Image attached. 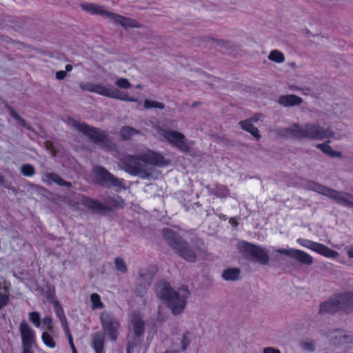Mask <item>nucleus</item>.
Wrapping results in <instances>:
<instances>
[{
  "label": "nucleus",
  "mask_w": 353,
  "mask_h": 353,
  "mask_svg": "<svg viewBox=\"0 0 353 353\" xmlns=\"http://www.w3.org/2000/svg\"><path fill=\"white\" fill-rule=\"evenodd\" d=\"M43 181L47 185H51L52 183H54L59 186H65L67 188L72 187V183L70 182L63 180L54 172H48L44 174Z\"/></svg>",
  "instance_id": "nucleus-19"
},
{
  "label": "nucleus",
  "mask_w": 353,
  "mask_h": 353,
  "mask_svg": "<svg viewBox=\"0 0 353 353\" xmlns=\"http://www.w3.org/2000/svg\"><path fill=\"white\" fill-rule=\"evenodd\" d=\"M148 287L149 286H146L143 283H139V285L135 288L134 292L139 296H143L146 293Z\"/></svg>",
  "instance_id": "nucleus-43"
},
{
  "label": "nucleus",
  "mask_w": 353,
  "mask_h": 353,
  "mask_svg": "<svg viewBox=\"0 0 353 353\" xmlns=\"http://www.w3.org/2000/svg\"><path fill=\"white\" fill-rule=\"evenodd\" d=\"M10 115L12 116V117L14 118V119H16L17 121L21 118L19 114L18 113H17L14 109L10 108Z\"/></svg>",
  "instance_id": "nucleus-55"
},
{
  "label": "nucleus",
  "mask_w": 353,
  "mask_h": 353,
  "mask_svg": "<svg viewBox=\"0 0 353 353\" xmlns=\"http://www.w3.org/2000/svg\"><path fill=\"white\" fill-rule=\"evenodd\" d=\"M135 345H136L134 343H128L126 350L127 353H130L131 350H133Z\"/></svg>",
  "instance_id": "nucleus-57"
},
{
  "label": "nucleus",
  "mask_w": 353,
  "mask_h": 353,
  "mask_svg": "<svg viewBox=\"0 0 353 353\" xmlns=\"http://www.w3.org/2000/svg\"><path fill=\"white\" fill-rule=\"evenodd\" d=\"M94 180L97 183L103 187L124 188L122 182L105 168L100 165L93 168Z\"/></svg>",
  "instance_id": "nucleus-9"
},
{
  "label": "nucleus",
  "mask_w": 353,
  "mask_h": 353,
  "mask_svg": "<svg viewBox=\"0 0 353 353\" xmlns=\"http://www.w3.org/2000/svg\"><path fill=\"white\" fill-rule=\"evenodd\" d=\"M297 243L303 247L310 249L318 254L328 258H336L339 255L337 252L329 248L327 246L308 239L300 238L297 239Z\"/></svg>",
  "instance_id": "nucleus-11"
},
{
  "label": "nucleus",
  "mask_w": 353,
  "mask_h": 353,
  "mask_svg": "<svg viewBox=\"0 0 353 353\" xmlns=\"http://www.w3.org/2000/svg\"><path fill=\"white\" fill-rule=\"evenodd\" d=\"M100 321L103 330L108 334L112 341H116L118 337V330L120 324L117 319L111 313L103 312L101 314Z\"/></svg>",
  "instance_id": "nucleus-10"
},
{
  "label": "nucleus",
  "mask_w": 353,
  "mask_h": 353,
  "mask_svg": "<svg viewBox=\"0 0 353 353\" xmlns=\"http://www.w3.org/2000/svg\"><path fill=\"white\" fill-rule=\"evenodd\" d=\"M67 335V337H68V342H69V344H70V346L72 349V353H78L77 352V350L74 346V344L73 343V340H72V334H70V332H68Z\"/></svg>",
  "instance_id": "nucleus-49"
},
{
  "label": "nucleus",
  "mask_w": 353,
  "mask_h": 353,
  "mask_svg": "<svg viewBox=\"0 0 353 353\" xmlns=\"http://www.w3.org/2000/svg\"><path fill=\"white\" fill-rule=\"evenodd\" d=\"M124 170L132 176L149 179L152 176L153 167H165L171 163L161 154L148 150L136 155L128 154L121 161Z\"/></svg>",
  "instance_id": "nucleus-1"
},
{
  "label": "nucleus",
  "mask_w": 353,
  "mask_h": 353,
  "mask_svg": "<svg viewBox=\"0 0 353 353\" xmlns=\"http://www.w3.org/2000/svg\"><path fill=\"white\" fill-rule=\"evenodd\" d=\"M190 243L193 250L199 257L203 259H208L210 254L208 252L207 247L202 239L197 236L192 237L190 239Z\"/></svg>",
  "instance_id": "nucleus-17"
},
{
  "label": "nucleus",
  "mask_w": 353,
  "mask_h": 353,
  "mask_svg": "<svg viewBox=\"0 0 353 353\" xmlns=\"http://www.w3.org/2000/svg\"><path fill=\"white\" fill-rule=\"evenodd\" d=\"M188 332L179 334L174 339L172 348L180 351H185L190 343V339L187 336Z\"/></svg>",
  "instance_id": "nucleus-22"
},
{
  "label": "nucleus",
  "mask_w": 353,
  "mask_h": 353,
  "mask_svg": "<svg viewBox=\"0 0 353 353\" xmlns=\"http://www.w3.org/2000/svg\"><path fill=\"white\" fill-rule=\"evenodd\" d=\"M284 131L296 139L305 138L312 140H323L334 136V132L332 128H324L319 123H306L301 125L294 123L292 125L285 128Z\"/></svg>",
  "instance_id": "nucleus-3"
},
{
  "label": "nucleus",
  "mask_w": 353,
  "mask_h": 353,
  "mask_svg": "<svg viewBox=\"0 0 353 353\" xmlns=\"http://www.w3.org/2000/svg\"><path fill=\"white\" fill-rule=\"evenodd\" d=\"M279 104L285 107H291L300 105L303 102V99L294 94H288L281 96L278 100Z\"/></svg>",
  "instance_id": "nucleus-24"
},
{
  "label": "nucleus",
  "mask_w": 353,
  "mask_h": 353,
  "mask_svg": "<svg viewBox=\"0 0 353 353\" xmlns=\"http://www.w3.org/2000/svg\"><path fill=\"white\" fill-rule=\"evenodd\" d=\"M81 201L84 206L92 210L94 214L105 215L112 210V209L108 205H106V204L101 203L90 197L83 196Z\"/></svg>",
  "instance_id": "nucleus-14"
},
{
  "label": "nucleus",
  "mask_w": 353,
  "mask_h": 353,
  "mask_svg": "<svg viewBox=\"0 0 353 353\" xmlns=\"http://www.w3.org/2000/svg\"><path fill=\"white\" fill-rule=\"evenodd\" d=\"M131 323L137 337L141 336L145 332L144 322L137 314H133L131 317Z\"/></svg>",
  "instance_id": "nucleus-25"
},
{
  "label": "nucleus",
  "mask_w": 353,
  "mask_h": 353,
  "mask_svg": "<svg viewBox=\"0 0 353 353\" xmlns=\"http://www.w3.org/2000/svg\"><path fill=\"white\" fill-rule=\"evenodd\" d=\"M241 270L239 268H230L222 272L221 277L227 281H234L239 279Z\"/></svg>",
  "instance_id": "nucleus-27"
},
{
  "label": "nucleus",
  "mask_w": 353,
  "mask_h": 353,
  "mask_svg": "<svg viewBox=\"0 0 353 353\" xmlns=\"http://www.w3.org/2000/svg\"><path fill=\"white\" fill-rule=\"evenodd\" d=\"M108 17L111 18L116 23L121 24L123 27L126 28V27H134L135 26L133 24L134 21H133L129 18H127V17H123V16H121V15L112 13V12H110V15H109Z\"/></svg>",
  "instance_id": "nucleus-31"
},
{
  "label": "nucleus",
  "mask_w": 353,
  "mask_h": 353,
  "mask_svg": "<svg viewBox=\"0 0 353 353\" xmlns=\"http://www.w3.org/2000/svg\"><path fill=\"white\" fill-rule=\"evenodd\" d=\"M268 59L276 63H283L285 61L284 54L281 52L276 50H272L270 53Z\"/></svg>",
  "instance_id": "nucleus-35"
},
{
  "label": "nucleus",
  "mask_w": 353,
  "mask_h": 353,
  "mask_svg": "<svg viewBox=\"0 0 353 353\" xmlns=\"http://www.w3.org/2000/svg\"><path fill=\"white\" fill-rule=\"evenodd\" d=\"M72 68H73V67H72V65H70V64H67V65H65V71L66 72H70V71H71V70H72Z\"/></svg>",
  "instance_id": "nucleus-59"
},
{
  "label": "nucleus",
  "mask_w": 353,
  "mask_h": 353,
  "mask_svg": "<svg viewBox=\"0 0 353 353\" xmlns=\"http://www.w3.org/2000/svg\"><path fill=\"white\" fill-rule=\"evenodd\" d=\"M106 205L112 208H123L124 201L119 196L108 198L106 200Z\"/></svg>",
  "instance_id": "nucleus-33"
},
{
  "label": "nucleus",
  "mask_w": 353,
  "mask_h": 353,
  "mask_svg": "<svg viewBox=\"0 0 353 353\" xmlns=\"http://www.w3.org/2000/svg\"><path fill=\"white\" fill-rule=\"evenodd\" d=\"M259 119V117L257 115L253 117L250 120L252 121H257Z\"/></svg>",
  "instance_id": "nucleus-60"
},
{
  "label": "nucleus",
  "mask_w": 353,
  "mask_h": 353,
  "mask_svg": "<svg viewBox=\"0 0 353 353\" xmlns=\"http://www.w3.org/2000/svg\"><path fill=\"white\" fill-rule=\"evenodd\" d=\"M41 338H42V341H43V343L46 346L51 347V348L55 347L56 343H55L54 341L53 340L52 337L51 336V335L48 332H43Z\"/></svg>",
  "instance_id": "nucleus-38"
},
{
  "label": "nucleus",
  "mask_w": 353,
  "mask_h": 353,
  "mask_svg": "<svg viewBox=\"0 0 353 353\" xmlns=\"http://www.w3.org/2000/svg\"><path fill=\"white\" fill-rule=\"evenodd\" d=\"M4 183V176L0 174V184L3 185Z\"/></svg>",
  "instance_id": "nucleus-61"
},
{
  "label": "nucleus",
  "mask_w": 353,
  "mask_h": 353,
  "mask_svg": "<svg viewBox=\"0 0 353 353\" xmlns=\"http://www.w3.org/2000/svg\"><path fill=\"white\" fill-rule=\"evenodd\" d=\"M105 336L101 332H97L91 336V346L95 353H104Z\"/></svg>",
  "instance_id": "nucleus-20"
},
{
  "label": "nucleus",
  "mask_w": 353,
  "mask_h": 353,
  "mask_svg": "<svg viewBox=\"0 0 353 353\" xmlns=\"http://www.w3.org/2000/svg\"><path fill=\"white\" fill-rule=\"evenodd\" d=\"M68 123L79 132L88 136L94 144L100 145L103 148H111L112 143L107 134L101 130L91 127L85 123H81L73 119H68Z\"/></svg>",
  "instance_id": "nucleus-6"
},
{
  "label": "nucleus",
  "mask_w": 353,
  "mask_h": 353,
  "mask_svg": "<svg viewBox=\"0 0 353 353\" xmlns=\"http://www.w3.org/2000/svg\"><path fill=\"white\" fill-rule=\"evenodd\" d=\"M339 311H342L339 305V301L337 295L334 298L323 302L319 305L320 314H330L334 313Z\"/></svg>",
  "instance_id": "nucleus-16"
},
{
  "label": "nucleus",
  "mask_w": 353,
  "mask_h": 353,
  "mask_svg": "<svg viewBox=\"0 0 353 353\" xmlns=\"http://www.w3.org/2000/svg\"><path fill=\"white\" fill-rule=\"evenodd\" d=\"M79 87L83 90L96 92L105 97L124 101L135 102L137 101L136 99L129 97L127 94L121 92L115 88H108L103 85L95 84L91 82H81L79 83Z\"/></svg>",
  "instance_id": "nucleus-8"
},
{
  "label": "nucleus",
  "mask_w": 353,
  "mask_h": 353,
  "mask_svg": "<svg viewBox=\"0 0 353 353\" xmlns=\"http://www.w3.org/2000/svg\"><path fill=\"white\" fill-rule=\"evenodd\" d=\"M223 218L224 219H226V218H225V215H223Z\"/></svg>",
  "instance_id": "nucleus-64"
},
{
  "label": "nucleus",
  "mask_w": 353,
  "mask_h": 353,
  "mask_svg": "<svg viewBox=\"0 0 353 353\" xmlns=\"http://www.w3.org/2000/svg\"><path fill=\"white\" fill-rule=\"evenodd\" d=\"M214 194L219 197H226L229 193L228 188L225 185H216Z\"/></svg>",
  "instance_id": "nucleus-40"
},
{
  "label": "nucleus",
  "mask_w": 353,
  "mask_h": 353,
  "mask_svg": "<svg viewBox=\"0 0 353 353\" xmlns=\"http://www.w3.org/2000/svg\"><path fill=\"white\" fill-rule=\"evenodd\" d=\"M275 252L292 258L305 265H311L314 262L313 258L310 254L300 250L278 248L275 250Z\"/></svg>",
  "instance_id": "nucleus-13"
},
{
  "label": "nucleus",
  "mask_w": 353,
  "mask_h": 353,
  "mask_svg": "<svg viewBox=\"0 0 353 353\" xmlns=\"http://www.w3.org/2000/svg\"><path fill=\"white\" fill-rule=\"evenodd\" d=\"M8 301V297L0 293V310L7 305Z\"/></svg>",
  "instance_id": "nucleus-51"
},
{
  "label": "nucleus",
  "mask_w": 353,
  "mask_h": 353,
  "mask_svg": "<svg viewBox=\"0 0 353 353\" xmlns=\"http://www.w3.org/2000/svg\"><path fill=\"white\" fill-rule=\"evenodd\" d=\"M155 293L158 298L165 303L174 315H179L183 312L187 304V299L190 295L186 286L174 290L170 283L165 281L156 283Z\"/></svg>",
  "instance_id": "nucleus-2"
},
{
  "label": "nucleus",
  "mask_w": 353,
  "mask_h": 353,
  "mask_svg": "<svg viewBox=\"0 0 353 353\" xmlns=\"http://www.w3.org/2000/svg\"><path fill=\"white\" fill-rule=\"evenodd\" d=\"M341 310L345 312H353V292H347L337 294Z\"/></svg>",
  "instance_id": "nucleus-18"
},
{
  "label": "nucleus",
  "mask_w": 353,
  "mask_h": 353,
  "mask_svg": "<svg viewBox=\"0 0 353 353\" xmlns=\"http://www.w3.org/2000/svg\"><path fill=\"white\" fill-rule=\"evenodd\" d=\"M81 8L85 12H90L94 14H99L108 17L110 15V12L105 10L102 6L91 3H84L81 4Z\"/></svg>",
  "instance_id": "nucleus-21"
},
{
  "label": "nucleus",
  "mask_w": 353,
  "mask_h": 353,
  "mask_svg": "<svg viewBox=\"0 0 353 353\" xmlns=\"http://www.w3.org/2000/svg\"><path fill=\"white\" fill-rule=\"evenodd\" d=\"M20 170L22 174L26 176H32L35 174V169L30 164L23 165Z\"/></svg>",
  "instance_id": "nucleus-39"
},
{
  "label": "nucleus",
  "mask_w": 353,
  "mask_h": 353,
  "mask_svg": "<svg viewBox=\"0 0 353 353\" xmlns=\"http://www.w3.org/2000/svg\"><path fill=\"white\" fill-rule=\"evenodd\" d=\"M90 301L92 302V308L93 310L102 309L104 307V304L101 301L100 296L97 293H93L90 296Z\"/></svg>",
  "instance_id": "nucleus-34"
},
{
  "label": "nucleus",
  "mask_w": 353,
  "mask_h": 353,
  "mask_svg": "<svg viewBox=\"0 0 353 353\" xmlns=\"http://www.w3.org/2000/svg\"><path fill=\"white\" fill-rule=\"evenodd\" d=\"M115 84L120 88L123 89H128L132 88V85L130 83V81L125 78H120L117 79L115 82Z\"/></svg>",
  "instance_id": "nucleus-42"
},
{
  "label": "nucleus",
  "mask_w": 353,
  "mask_h": 353,
  "mask_svg": "<svg viewBox=\"0 0 353 353\" xmlns=\"http://www.w3.org/2000/svg\"><path fill=\"white\" fill-rule=\"evenodd\" d=\"M108 17L111 18L116 23L121 24L123 27L126 28V27H134L135 26L133 24L134 21H133L129 18H127V17H123V16H121V15L112 13V12H110V15H109Z\"/></svg>",
  "instance_id": "nucleus-30"
},
{
  "label": "nucleus",
  "mask_w": 353,
  "mask_h": 353,
  "mask_svg": "<svg viewBox=\"0 0 353 353\" xmlns=\"http://www.w3.org/2000/svg\"><path fill=\"white\" fill-rule=\"evenodd\" d=\"M238 248L248 260L266 265L270 262L268 251L261 246L256 245L246 241L238 243Z\"/></svg>",
  "instance_id": "nucleus-7"
},
{
  "label": "nucleus",
  "mask_w": 353,
  "mask_h": 353,
  "mask_svg": "<svg viewBox=\"0 0 353 353\" xmlns=\"http://www.w3.org/2000/svg\"><path fill=\"white\" fill-rule=\"evenodd\" d=\"M43 323L44 325H47V330L48 331L52 330V319L50 316H46L43 319Z\"/></svg>",
  "instance_id": "nucleus-46"
},
{
  "label": "nucleus",
  "mask_w": 353,
  "mask_h": 353,
  "mask_svg": "<svg viewBox=\"0 0 353 353\" xmlns=\"http://www.w3.org/2000/svg\"><path fill=\"white\" fill-rule=\"evenodd\" d=\"M59 320L61 321V323L63 327V330H64L65 334H68V332H70V330H69V327L68 325V322H67V319H66L65 316H61V318H59Z\"/></svg>",
  "instance_id": "nucleus-47"
},
{
  "label": "nucleus",
  "mask_w": 353,
  "mask_h": 353,
  "mask_svg": "<svg viewBox=\"0 0 353 353\" xmlns=\"http://www.w3.org/2000/svg\"><path fill=\"white\" fill-rule=\"evenodd\" d=\"M22 345H34L35 344L34 332L26 321H21L19 326Z\"/></svg>",
  "instance_id": "nucleus-15"
},
{
  "label": "nucleus",
  "mask_w": 353,
  "mask_h": 353,
  "mask_svg": "<svg viewBox=\"0 0 353 353\" xmlns=\"http://www.w3.org/2000/svg\"><path fill=\"white\" fill-rule=\"evenodd\" d=\"M144 107L146 109L159 108L163 110L165 108V105L160 102L146 99L144 101Z\"/></svg>",
  "instance_id": "nucleus-37"
},
{
  "label": "nucleus",
  "mask_w": 353,
  "mask_h": 353,
  "mask_svg": "<svg viewBox=\"0 0 353 353\" xmlns=\"http://www.w3.org/2000/svg\"><path fill=\"white\" fill-rule=\"evenodd\" d=\"M155 274L154 268H143L139 271V283H143L146 286H150L154 275Z\"/></svg>",
  "instance_id": "nucleus-23"
},
{
  "label": "nucleus",
  "mask_w": 353,
  "mask_h": 353,
  "mask_svg": "<svg viewBox=\"0 0 353 353\" xmlns=\"http://www.w3.org/2000/svg\"><path fill=\"white\" fill-rule=\"evenodd\" d=\"M301 347L303 350H307L308 352H314L315 347L312 343L310 342H304L301 344Z\"/></svg>",
  "instance_id": "nucleus-45"
},
{
  "label": "nucleus",
  "mask_w": 353,
  "mask_h": 353,
  "mask_svg": "<svg viewBox=\"0 0 353 353\" xmlns=\"http://www.w3.org/2000/svg\"><path fill=\"white\" fill-rule=\"evenodd\" d=\"M120 134L123 140L129 141L132 136L141 134V132L132 127L125 125L121 128Z\"/></svg>",
  "instance_id": "nucleus-29"
},
{
  "label": "nucleus",
  "mask_w": 353,
  "mask_h": 353,
  "mask_svg": "<svg viewBox=\"0 0 353 353\" xmlns=\"http://www.w3.org/2000/svg\"><path fill=\"white\" fill-rule=\"evenodd\" d=\"M307 188L328 197L339 205L353 209V194L338 191L313 181L307 183Z\"/></svg>",
  "instance_id": "nucleus-5"
},
{
  "label": "nucleus",
  "mask_w": 353,
  "mask_h": 353,
  "mask_svg": "<svg viewBox=\"0 0 353 353\" xmlns=\"http://www.w3.org/2000/svg\"><path fill=\"white\" fill-rule=\"evenodd\" d=\"M18 123L21 125L23 128L32 130V128L29 125L25 119L21 117L19 120H17Z\"/></svg>",
  "instance_id": "nucleus-50"
},
{
  "label": "nucleus",
  "mask_w": 353,
  "mask_h": 353,
  "mask_svg": "<svg viewBox=\"0 0 353 353\" xmlns=\"http://www.w3.org/2000/svg\"><path fill=\"white\" fill-rule=\"evenodd\" d=\"M29 320L37 327L41 325L40 315L37 312H32L29 313Z\"/></svg>",
  "instance_id": "nucleus-41"
},
{
  "label": "nucleus",
  "mask_w": 353,
  "mask_h": 353,
  "mask_svg": "<svg viewBox=\"0 0 353 353\" xmlns=\"http://www.w3.org/2000/svg\"><path fill=\"white\" fill-rule=\"evenodd\" d=\"M195 105H196V103H194L192 104V106H193V107H194Z\"/></svg>",
  "instance_id": "nucleus-62"
},
{
  "label": "nucleus",
  "mask_w": 353,
  "mask_h": 353,
  "mask_svg": "<svg viewBox=\"0 0 353 353\" xmlns=\"http://www.w3.org/2000/svg\"><path fill=\"white\" fill-rule=\"evenodd\" d=\"M52 303H53L55 312H56L57 317L59 319L61 316H65L63 309L61 307V305H60L59 302L57 300H54Z\"/></svg>",
  "instance_id": "nucleus-44"
},
{
  "label": "nucleus",
  "mask_w": 353,
  "mask_h": 353,
  "mask_svg": "<svg viewBox=\"0 0 353 353\" xmlns=\"http://www.w3.org/2000/svg\"><path fill=\"white\" fill-rule=\"evenodd\" d=\"M45 145L46 149L50 150L53 154V155H56L57 151L54 149V144L52 142L47 141L45 142Z\"/></svg>",
  "instance_id": "nucleus-48"
},
{
  "label": "nucleus",
  "mask_w": 353,
  "mask_h": 353,
  "mask_svg": "<svg viewBox=\"0 0 353 353\" xmlns=\"http://www.w3.org/2000/svg\"><path fill=\"white\" fill-rule=\"evenodd\" d=\"M345 249L348 256L353 259V246H348Z\"/></svg>",
  "instance_id": "nucleus-56"
},
{
  "label": "nucleus",
  "mask_w": 353,
  "mask_h": 353,
  "mask_svg": "<svg viewBox=\"0 0 353 353\" xmlns=\"http://www.w3.org/2000/svg\"><path fill=\"white\" fill-rule=\"evenodd\" d=\"M66 74H67V73H66L65 71L59 70V71L56 72V78L58 80H63L66 77Z\"/></svg>",
  "instance_id": "nucleus-53"
},
{
  "label": "nucleus",
  "mask_w": 353,
  "mask_h": 353,
  "mask_svg": "<svg viewBox=\"0 0 353 353\" xmlns=\"http://www.w3.org/2000/svg\"><path fill=\"white\" fill-rule=\"evenodd\" d=\"M115 268L117 271L122 273H125L128 271V268L125 262L122 258L117 257L114 259Z\"/></svg>",
  "instance_id": "nucleus-36"
},
{
  "label": "nucleus",
  "mask_w": 353,
  "mask_h": 353,
  "mask_svg": "<svg viewBox=\"0 0 353 353\" xmlns=\"http://www.w3.org/2000/svg\"><path fill=\"white\" fill-rule=\"evenodd\" d=\"M263 353H281V351L272 347H268L263 349Z\"/></svg>",
  "instance_id": "nucleus-52"
},
{
  "label": "nucleus",
  "mask_w": 353,
  "mask_h": 353,
  "mask_svg": "<svg viewBox=\"0 0 353 353\" xmlns=\"http://www.w3.org/2000/svg\"><path fill=\"white\" fill-rule=\"evenodd\" d=\"M334 342L335 344L345 345L353 343V334L349 333L344 330L338 331L334 336Z\"/></svg>",
  "instance_id": "nucleus-26"
},
{
  "label": "nucleus",
  "mask_w": 353,
  "mask_h": 353,
  "mask_svg": "<svg viewBox=\"0 0 353 353\" xmlns=\"http://www.w3.org/2000/svg\"><path fill=\"white\" fill-rule=\"evenodd\" d=\"M23 346V352L22 353H33L32 350V347L33 345H22Z\"/></svg>",
  "instance_id": "nucleus-54"
},
{
  "label": "nucleus",
  "mask_w": 353,
  "mask_h": 353,
  "mask_svg": "<svg viewBox=\"0 0 353 353\" xmlns=\"http://www.w3.org/2000/svg\"><path fill=\"white\" fill-rule=\"evenodd\" d=\"M229 223L233 226H237L239 223L234 218H231L229 221Z\"/></svg>",
  "instance_id": "nucleus-58"
},
{
  "label": "nucleus",
  "mask_w": 353,
  "mask_h": 353,
  "mask_svg": "<svg viewBox=\"0 0 353 353\" xmlns=\"http://www.w3.org/2000/svg\"><path fill=\"white\" fill-rule=\"evenodd\" d=\"M162 135L181 152H188L190 151V146L183 134L171 130H163Z\"/></svg>",
  "instance_id": "nucleus-12"
},
{
  "label": "nucleus",
  "mask_w": 353,
  "mask_h": 353,
  "mask_svg": "<svg viewBox=\"0 0 353 353\" xmlns=\"http://www.w3.org/2000/svg\"><path fill=\"white\" fill-rule=\"evenodd\" d=\"M239 125L243 130L250 132L256 139H259L261 138L259 130L252 125L251 120L241 121L239 122Z\"/></svg>",
  "instance_id": "nucleus-28"
},
{
  "label": "nucleus",
  "mask_w": 353,
  "mask_h": 353,
  "mask_svg": "<svg viewBox=\"0 0 353 353\" xmlns=\"http://www.w3.org/2000/svg\"><path fill=\"white\" fill-rule=\"evenodd\" d=\"M221 42H223V41H217V43H221Z\"/></svg>",
  "instance_id": "nucleus-63"
},
{
  "label": "nucleus",
  "mask_w": 353,
  "mask_h": 353,
  "mask_svg": "<svg viewBox=\"0 0 353 353\" xmlns=\"http://www.w3.org/2000/svg\"><path fill=\"white\" fill-rule=\"evenodd\" d=\"M330 142V141L328 140L323 143L317 144L316 148L320 149L323 153L330 156V157H341V152L333 150L332 148L328 145Z\"/></svg>",
  "instance_id": "nucleus-32"
},
{
  "label": "nucleus",
  "mask_w": 353,
  "mask_h": 353,
  "mask_svg": "<svg viewBox=\"0 0 353 353\" xmlns=\"http://www.w3.org/2000/svg\"><path fill=\"white\" fill-rule=\"evenodd\" d=\"M162 233L168 245L181 258L190 263L196 261L198 255L195 251L178 233L170 228H164Z\"/></svg>",
  "instance_id": "nucleus-4"
}]
</instances>
